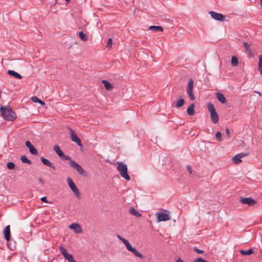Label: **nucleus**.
Returning <instances> with one entry per match:
<instances>
[{
  "mask_svg": "<svg viewBox=\"0 0 262 262\" xmlns=\"http://www.w3.org/2000/svg\"><path fill=\"white\" fill-rule=\"evenodd\" d=\"M0 112L4 119L13 121L16 118V115L12 108L8 106H3L0 107Z\"/></svg>",
  "mask_w": 262,
  "mask_h": 262,
  "instance_id": "f257e3e1",
  "label": "nucleus"
},
{
  "mask_svg": "<svg viewBox=\"0 0 262 262\" xmlns=\"http://www.w3.org/2000/svg\"><path fill=\"white\" fill-rule=\"evenodd\" d=\"M60 158L63 160L69 161V165L71 167L76 169L77 171V172L80 174H83L84 170L83 169V168L77 162L73 161L69 156L65 155L63 153V155Z\"/></svg>",
  "mask_w": 262,
  "mask_h": 262,
  "instance_id": "f03ea898",
  "label": "nucleus"
},
{
  "mask_svg": "<svg viewBox=\"0 0 262 262\" xmlns=\"http://www.w3.org/2000/svg\"><path fill=\"white\" fill-rule=\"evenodd\" d=\"M117 169L119 171L121 177L126 180H130V178L127 173V166L121 162H117Z\"/></svg>",
  "mask_w": 262,
  "mask_h": 262,
  "instance_id": "7ed1b4c3",
  "label": "nucleus"
},
{
  "mask_svg": "<svg viewBox=\"0 0 262 262\" xmlns=\"http://www.w3.org/2000/svg\"><path fill=\"white\" fill-rule=\"evenodd\" d=\"M207 107L209 112L210 113L211 119L212 121L214 123H217L219 122V117L218 114H217L215 110L213 104L211 103H208L207 104Z\"/></svg>",
  "mask_w": 262,
  "mask_h": 262,
  "instance_id": "20e7f679",
  "label": "nucleus"
},
{
  "mask_svg": "<svg viewBox=\"0 0 262 262\" xmlns=\"http://www.w3.org/2000/svg\"><path fill=\"white\" fill-rule=\"evenodd\" d=\"M67 183L68 186L71 189L73 193L75 194V196L77 198L80 199V193L79 192V191L71 178H67Z\"/></svg>",
  "mask_w": 262,
  "mask_h": 262,
  "instance_id": "39448f33",
  "label": "nucleus"
},
{
  "mask_svg": "<svg viewBox=\"0 0 262 262\" xmlns=\"http://www.w3.org/2000/svg\"><path fill=\"white\" fill-rule=\"evenodd\" d=\"M59 251L61 254L63 255V257L66 260H67L68 262H77L74 260L72 255L68 253L67 250L62 246H60L59 247Z\"/></svg>",
  "mask_w": 262,
  "mask_h": 262,
  "instance_id": "423d86ee",
  "label": "nucleus"
},
{
  "mask_svg": "<svg viewBox=\"0 0 262 262\" xmlns=\"http://www.w3.org/2000/svg\"><path fill=\"white\" fill-rule=\"evenodd\" d=\"M193 86V81L192 79L189 80L187 88V93L189 97L191 100L195 99V97L193 94L192 89Z\"/></svg>",
  "mask_w": 262,
  "mask_h": 262,
  "instance_id": "0eeeda50",
  "label": "nucleus"
},
{
  "mask_svg": "<svg viewBox=\"0 0 262 262\" xmlns=\"http://www.w3.org/2000/svg\"><path fill=\"white\" fill-rule=\"evenodd\" d=\"M70 134L72 141L77 143L78 146H81V140L75 134L74 130L71 128L70 129Z\"/></svg>",
  "mask_w": 262,
  "mask_h": 262,
  "instance_id": "6e6552de",
  "label": "nucleus"
},
{
  "mask_svg": "<svg viewBox=\"0 0 262 262\" xmlns=\"http://www.w3.org/2000/svg\"><path fill=\"white\" fill-rule=\"evenodd\" d=\"M240 202L244 204H247L249 206H253L256 204V201L251 198H241Z\"/></svg>",
  "mask_w": 262,
  "mask_h": 262,
  "instance_id": "1a4fd4ad",
  "label": "nucleus"
},
{
  "mask_svg": "<svg viewBox=\"0 0 262 262\" xmlns=\"http://www.w3.org/2000/svg\"><path fill=\"white\" fill-rule=\"evenodd\" d=\"M158 222L167 221L170 220L168 214L164 213H157Z\"/></svg>",
  "mask_w": 262,
  "mask_h": 262,
  "instance_id": "9d476101",
  "label": "nucleus"
},
{
  "mask_svg": "<svg viewBox=\"0 0 262 262\" xmlns=\"http://www.w3.org/2000/svg\"><path fill=\"white\" fill-rule=\"evenodd\" d=\"M69 228L73 229L74 232L77 234H79L82 232V229L80 225L77 223H72L69 226Z\"/></svg>",
  "mask_w": 262,
  "mask_h": 262,
  "instance_id": "9b49d317",
  "label": "nucleus"
},
{
  "mask_svg": "<svg viewBox=\"0 0 262 262\" xmlns=\"http://www.w3.org/2000/svg\"><path fill=\"white\" fill-rule=\"evenodd\" d=\"M209 14H210L211 17L215 20L219 21H222L224 20V16L222 14L218 13L213 11H210Z\"/></svg>",
  "mask_w": 262,
  "mask_h": 262,
  "instance_id": "f8f14e48",
  "label": "nucleus"
},
{
  "mask_svg": "<svg viewBox=\"0 0 262 262\" xmlns=\"http://www.w3.org/2000/svg\"><path fill=\"white\" fill-rule=\"evenodd\" d=\"M25 145L29 149V151L31 154L35 156L37 155L38 151L37 149L31 144L29 141H26Z\"/></svg>",
  "mask_w": 262,
  "mask_h": 262,
  "instance_id": "ddd939ff",
  "label": "nucleus"
},
{
  "mask_svg": "<svg viewBox=\"0 0 262 262\" xmlns=\"http://www.w3.org/2000/svg\"><path fill=\"white\" fill-rule=\"evenodd\" d=\"M4 238L7 241H10L11 233L10 225H7L3 230Z\"/></svg>",
  "mask_w": 262,
  "mask_h": 262,
  "instance_id": "4468645a",
  "label": "nucleus"
},
{
  "mask_svg": "<svg viewBox=\"0 0 262 262\" xmlns=\"http://www.w3.org/2000/svg\"><path fill=\"white\" fill-rule=\"evenodd\" d=\"M40 160L42 162V163L45 164L46 166H48L50 167H51L53 169H55V167L53 165V164L48 159L43 158L41 157Z\"/></svg>",
  "mask_w": 262,
  "mask_h": 262,
  "instance_id": "2eb2a0df",
  "label": "nucleus"
},
{
  "mask_svg": "<svg viewBox=\"0 0 262 262\" xmlns=\"http://www.w3.org/2000/svg\"><path fill=\"white\" fill-rule=\"evenodd\" d=\"M216 97L217 100L222 103L225 104L227 102L226 99L224 95L221 93H216Z\"/></svg>",
  "mask_w": 262,
  "mask_h": 262,
  "instance_id": "dca6fc26",
  "label": "nucleus"
},
{
  "mask_svg": "<svg viewBox=\"0 0 262 262\" xmlns=\"http://www.w3.org/2000/svg\"><path fill=\"white\" fill-rule=\"evenodd\" d=\"M7 73L10 76L14 77L16 79H20L22 78V76L13 70H8Z\"/></svg>",
  "mask_w": 262,
  "mask_h": 262,
  "instance_id": "f3484780",
  "label": "nucleus"
},
{
  "mask_svg": "<svg viewBox=\"0 0 262 262\" xmlns=\"http://www.w3.org/2000/svg\"><path fill=\"white\" fill-rule=\"evenodd\" d=\"M148 29L154 32H162L163 31V29L162 27L157 26H151L149 27Z\"/></svg>",
  "mask_w": 262,
  "mask_h": 262,
  "instance_id": "a211bd4d",
  "label": "nucleus"
},
{
  "mask_svg": "<svg viewBox=\"0 0 262 262\" xmlns=\"http://www.w3.org/2000/svg\"><path fill=\"white\" fill-rule=\"evenodd\" d=\"M77 35L80 38V39L83 41H86L88 40V35L85 33H83V31H81L77 33Z\"/></svg>",
  "mask_w": 262,
  "mask_h": 262,
  "instance_id": "6ab92c4d",
  "label": "nucleus"
},
{
  "mask_svg": "<svg viewBox=\"0 0 262 262\" xmlns=\"http://www.w3.org/2000/svg\"><path fill=\"white\" fill-rule=\"evenodd\" d=\"M102 83L104 84L105 89L107 91L112 90L113 88V85L106 80H102Z\"/></svg>",
  "mask_w": 262,
  "mask_h": 262,
  "instance_id": "aec40b11",
  "label": "nucleus"
},
{
  "mask_svg": "<svg viewBox=\"0 0 262 262\" xmlns=\"http://www.w3.org/2000/svg\"><path fill=\"white\" fill-rule=\"evenodd\" d=\"M53 150L59 157H61V156L63 155V152L60 150V148L58 145H55L53 146Z\"/></svg>",
  "mask_w": 262,
  "mask_h": 262,
  "instance_id": "412c9836",
  "label": "nucleus"
},
{
  "mask_svg": "<svg viewBox=\"0 0 262 262\" xmlns=\"http://www.w3.org/2000/svg\"><path fill=\"white\" fill-rule=\"evenodd\" d=\"M194 104L191 103L187 109V113L189 115L192 116L194 114Z\"/></svg>",
  "mask_w": 262,
  "mask_h": 262,
  "instance_id": "4be33fe9",
  "label": "nucleus"
},
{
  "mask_svg": "<svg viewBox=\"0 0 262 262\" xmlns=\"http://www.w3.org/2000/svg\"><path fill=\"white\" fill-rule=\"evenodd\" d=\"M129 213L137 217H140L141 216V214L134 207H130L129 209Z\"/></svg>",
  "mask_w": 262,
  "mask_h": 262,
  "instance_id": "5701e85b",
  "label": "nucleus"
},
{
  "mask_svg": "<svg viewBox=\"0 0 262 262\" xmlns=\"http://www.w3.org/2000/svg\"><path fill=\"white\" fill-rule=\"evenodd\" d=\"M31 99L33 102H38L42 105H44L45 104V103L43 101H42V100H41L38 97H37L36 96L32 97Z\"/></svg>",
  "mask_w": 262,
  "mask_h": 262,
  "instance_id": "b1692460",
  "label": "nucleus"
},
{
  "mask_svg": "<svg viewBox=\"0 0 262 262\" xmlns=\"http://www.w3.org/2000/svg\"><path fill=\"white\" fill-rule=\"evenodd\" d=\"M123 243L125 245L126 249L129 251H131L134 248L132 247L131 244L126 239L124 240Z\"/></svg>",
  "mask_w": 262,
  "mask_h": 262,
  "instance_id": "393cba45",
  "label": "nucleus"
},
{
  "mask_svg": "<svg viewBox=\"0 0 262 262\" xmlns=\"http://www.w3.org/2000/svg\"><path fill=\"white\" fill-rule=\"evenodd\" d=\"M253 253V250L252 249H249L248 250H241V253L243 255H248L252 254Z\"/></svg>",
  "mask_w": 262,
  "mask_h": 262,
  "instance_id": "a878e982",
  "label": "nucleus"
},
{
  "mask_svg": "<svg viewBox=\"0 0 262 262\" xmlns=\"http://www.w3.org/2000/svg\"><path fill=\"white\" fill-rule=\"evenodd\" d=\"M239 157V156H238V155H236L234 156L232 159L233 162L236 164H238L242 162L241 158Z\"/></svg>",
  "mask_w": 262,
  "mask_h": 262,
  "instance_id": "bb28decb",
  "label": "nucleus"
},
{
  "mask_svg": "<svg viewBox=\"0 0 262 262\" xmlns=\"http://www.w3.org/2000/svg\"><path fill=\"white\" fill-rule=\"evenodd\" d=\"M185 103V101L183 99L180 98L179 100H178L176 104V106L177 107L179 108L182 107Z\"/></svg>",
  "mask_w": 262,
  "mask_h": 262,
  "instance_id": "cd10ccee",
  "label": "nucleus"
},
{
  "mask_svg": "<svg viewBox=\"0 0 262 262\" xmlns=\"http://www.w3.org/2000/svg\"><path fill=\"white\" fill-rule=\"evenodd\" d=\"M130 252H133L136 256L139 258H143V255L140 252H139L135 248H134Z\"/></svg>",
  "mask_w": 262,
  "mask_h": 262,
  "instance_id": "c85d7f7f",
  "label": "nucleus"
},
{
  "mask_svg": "<svg viewBox=\"0 0 262 262\" xmlns=\"http://www.w3.org/2000/svg\"><path fill=\"white\" fill-rule=\"evenodd\" d=\"M20 160L23 163H27L28 164H31V161L30 160H29L28 159H27V158L26 157V156H21Z\"/></svg>",
  "mask_w": 262,
  "mask_h": 262,
  "instance_id": "c756f323",
  "label": "nucleus"
},
{
  "mask_svg": "<svg viewBox=\"0 0 262 262\" xmlns=\"http://www.w3.org/2000/svg\"><path fill=\"white\" fill-rule=\"evenodd\" d=\"M258 69L260 72L261 75L262 76V55H260L259 56V61H258Z\"/></svg>",
  "mask_w": 262,
  "mask_h": 262,
  "instance_id": "7c9ffc66",
  "label": "nucleus"
},
{
  "mask_svg": "<svg viewBox=\"0 0 262 262\" xmlns=\"http://www.w3.org/2000/svg\"><path fill=\"white\" fill-rule=\"evenodd\" d=\"M231 64L233 66H236L238 64V59L235 56H232L231 60Z\"/></svg>",
  "mask_w": 262,
  "mask_h": 262,
  "instance_id": "2f4dec72",
  "label": "nucleus"
},
{
  "mask_svg": "<svg viewBox=\"0 0 262 262\" xmlns=\"http://www.w3.org/2000/svg\"><path fill=\"white\" fill-rule=\"evenodd\" d=\"M7 167L9 169H13L15 167V164L13 162H9L7 163Z\"/></svg>",
  "mask_w": 262,
  "mask_h": 262,
  "instance_id": "473e14b6",
  "label": "nucleus"
},
{
  "mask_svg": "<svg viewBox=\"0 0 262 262\" xmlns=\"http://www.w3.org/2000/svg\"><path fill=\"white\" fill-rule=\"evenodd\" d=\"M215 138L217 141H222V133L220 132H217L215 134Z\"/></svg>",
  "mask_w": 262,
  "mask_h": 262,
  "instance_id": "72a5a7b5",
  "label": "nucleus"
},
{
  "mask_svg": "<svg viewBox=\"0 0 262 262\" xmlns=\"http://www.w3.org/2000/svg\"><path fill=\"white\" fill-rule=\"evenodd\" d=\"M113 45V40L112 38H109L107 40V44H106V47L108 48H111Z\"/></svg>",
  "mask_w": 262,
  "mask_h": 262,
  "instance_id": "f704fd0d",
  "label": "nucleus"
},
{
  "mask_svg": "<svg viewBox=\"0 0 262 262\" xmlns=\"http://www.w3.org/2000/svg\"><path fill=\"white\" fill-rule=\"evenodd\" d=\"M243 45L244 46V47L245 48L246 50L247 51H250V45L248 43L246 42H244V43H243Z\"/></svg>",
  "mask_w": 262,
  "mask_h": 262,
  "instance_id": "c9c22d12",
  "label": "nucleus"
},
{
  "mask_svg": "<svg viewBox=\"0 0 262 262\" xmlns=\"http://www.w3.org/2000/svg\"><path fill=\"white\" fill-rule=\"evenodd\" d=\"M193 250L198 254H202L204 252L202 250L199 249L196 247H193Z\"/></svg>",
  "mask_w": 262,
  "mask_h": 262,
  "instance_id": "e433bc0d",
  "label": "nucleus"
},
{
  "mask_svg": "<svg viewBox=\"0 0 262 262\" xmlns=\"http://www.w3.org/2000/svg\"><path fill=\"white\" fill-rule=\"evenodd\" d=\"M237 155H238V156H239V157L242 159V158L245 157V156H246L248 155V154H245V153L241 152V153L238 154Z\"/></svg>",
  "mask_w": 262,
  "mask_h": 262,
  "instance_id": "4c0bfd02",
  "label": "nucleus"
},
{
  "mask_svg": "<svg viewBox=\"0 0 262 262\" xmlns=\"http://www.w3.org/2000/svg\"><path fill=\"white\" fill-rule=\"evenodd\" d=\"M187 169L190 174H191L192 173V170L190 166L187 165Z\"/></svg>",
  "mask_w": 262,
  "mask_h": 262,
  "instance_id": "58836bf2",
  "label": "nucleus"
},
{
  "mask_svg": "<svg viewBox=\"0 0 262 262\" xmlns=\"http://www.w3.org/2000/svg\"><path fill=\"white\" fill-rule=\"evenodd\" d=\"M117 237L123 243L124 240H126L125 238L121 237L120 235H117Z\"/></svg>",
  "mask_w": 262,
  "mask_h": 262,
  "instance_id": "ea45409f",
  "label": "nucleus"
},
{
  "mask_svg": "<svg viewBox=\"0 0 262 262\" xmlns=\"http://www.w3.org/2000/svg\"><path fill=\"white\" fill-rule=\"evenodd\" d=\"M226 134L228 136V137L229 138L230 137V130L228 128H227L226 129Z\"/></svg>",
  "mask_w": 262,
  "mask_h": 262,
  "instance_id": "a19ab883",
  "label": "nucleus"
},
{
  "mask_svg": "<svg viewBox=\"0 0 262 262\" xmlns=\"http://www.w3.org/2000/svg\"><path fill=\"white\" fill-rule=\"evenodd\" d=\"M40 200L43 202H46L47 203V198L46 197L44 196V197H42L41 199H40Z\"/></svg>",
  "mask_w": 262,
  "mask_h": 262,
  "instance_id": "79ce46f5",
  "label": "nucleus"
},
{
  "mask_svg": "<svg viewBox=\"0 0 262 262\" xmlns=\"http://www.w3.org/2000/svg\"><path fill=\"white\" fill-rule=\"evenodd\" d=\"M176 262H185L183 260H182L180 258H178V259L176 260Z\"/></svg>",
  "mask_w": 262,
  "mask_h": 262,
  "instance_id": "37998d69",
  "label": "nucleus"
},
{
  "mask_svg": "<svg viewBox=\"0 0 262 262\" xmlns=\"http://www.w3.org/2000/svg\"><path fill=\"white\" fill-rule=\"evenodd\" d=\"M7 245H8V248L9 249H10L11 250H13V248L11 246V244H10L8 243Z\"/></svg>",
  "mask_w": 262,
  "mask_h": 262,
  "instance_id": "c03bdc74",
  "label": "nucleus"
},
{
  "mask_svg": "<svg viewBox=\"0 0 262 262\" xmlns=\"http://www.w3.org/2000/svg\"><path fill=\"white\" fill-rule=\"evenodd\" d=\"M254 92H255V93H257V94H258L259 95H260V93H259V92H256V91H255Z\"/></svg>",
  "mask_w": 262,
  "mask_h": 262,
  "instance_id": "a18cd8bd",
  "label": "nucleus"
},
{
  "mask_svg": "<svg viewBox=\"0 0 262 262\" xmlns=\"http://www.w3.org/2000/svg\"><path fill=\"white\" fill-rule=\"evenodd\" d=\"M66 2H69L70 0H66Z\"/></svg>",
  "mask_w": 262,
  "mask_h": 262,
  "instance_id": "49530a36",
  "label": "nucleus"
}]
</instances>
